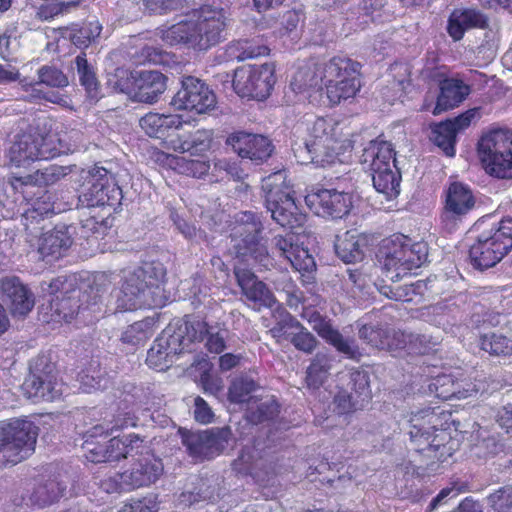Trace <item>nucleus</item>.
<instances>
[{
  "label": "nucleus",
  "mask_w": 512,
  "mask_h": 512,
  "mask_svg": "<svg viewBox=\"0 0 512 512\" xmlns=\"http://www.w3.org/2000/svg\"><path fill=\"white\" fill-rule=\"evenodd\" d=\"M62 383L58 381L53 365L46 364L44 370L32 372L24 381L22 389L27 398L34 401H53L62 395Z\"/></svg>",
  "instance_id": "nucleus-22"
},
{
  "label": "nucleus",
  "mask_w": 512,
  "mask_h": 512,
  "mask_svg": "<svg viewBox=\"0 0 512 512\" xmlns=\"http://www.w3.org/2000/svg\"><path fill=\"white\" fill-rule=\"evenodd\" d=\"M475 205L474 196L470 188L462 183H452L446 195L447 211L455 215H464L468 213Z\"/></svg>",
  "instance_id": "nucleus-40"
},
{
  "label": "nucleus",
  "mask_w": 512,
  "mask_h": 512,
  "mask_svg": "<svg viewBox=\"0 0 512 512\" xmlns=\"http://www.w3.org/2000/svg\"><path fill=\"white\" fill-rule=\"evenodd\" d=\"M38 427L27 419L0 423V467L15 465L35 450Z\"/></svg>",
  "instance_id": "nucleus-9"
},
{
  "label": "nucleus",
  "mask_w": 512,
  "mask_h": 512,
  "mask_svg": "<svg viewBox=\"0 0 512 512\" xmlns=\"http://www.w3.org/2000/svg\"><path fill=\"white\" fill-rule=\"evenodd\" d=\"M255 386L254 381L249 379L234 380L229 388L230 401L239 404L246 403L248 407L255 400V397L251 395Z\"/></svg>",
  "instance_id": "nucleus-54"
},
{
  "label": "nucleus",
  "mask_w": 512,
  "mask_h": 512,
  "mask_svg": "<svg viewBox=\"0 0 512 512\" xmlns=\"http://www.w3.org/2000/svg\"><path fill=\"white\" fill-rule=\"evenodd\" d=\"M78 306L71 305L70 299H62V300H53L51 302V309L54 311L52 314L51 320L55 322H60L61 320L65 322H70L75 314L77 313Z\"/></svg>",
  "instance_id": "nucleus-62"
},
{
  "label": "nucleus",
  "mask_w": 512,
  "mask_h": 512,
  "mask_svg": "<svg viewBox=\"0 0 512 512\" xmlns=\"http://www.w3.org/2000/svg\"><path fill=\"white\" fill-rule=\"evenodd\" d=\"M481 349L494 356H509L512 354V339L503 334H484L481 337Z\"/></svg>",
  "instance_id": "nucleus-49"
},
{
  "label": "nucleus",
  "mask_w": 512,
  "mask_h": 512,
  "mask_svg": "<svg viewBox=\"0 0 512 512\" xmlns=\"http://www.w3.org/2000/svg\"><path fill=\"white\" fill-rule=\"evenodd\" d=\"M67 174V168L57 165H49L43 169L37 170L34 174L26 176L23 181L25 184L37 186L52 185Z\"/></svg>",
  "instance_id": "nucleus-50"
},
{
  "label": "nucleus",
  "mask_w": 512,
  "mask_h": 512,
  "mask_svg": "<svg viewBox=\"0 0 512 512\" xmlns=\"http://www.w3.org/2000/svg\"><path fill=\"white\" fill-rule=\"evenodd\" d=\"M490 219H480L474 225L479 234L470 247L469 256L472 265L479 270L495 266L512 248V218L497 223H490Z\"/></svg>",
  "instance_id": "nucleus-4"
},
{
  "label": "nucleus",
  "mask_w": 512,
  "mask_h": 512,
  "mask_svg": "<svg viewBox=\"0 0 512 512\" xmlns=\"http://www.w3.org/2000/svg\"><path fill=\"white\" fill-rule=\"evenodd\" d=\"M171 104L179 110L203 114L215 108L216 97L205 83L188 76L182 80V87L173 97Z\"/></svg>",
  "instance_id": "nucleus-17"
},
{
  "label": "nucleus",
  "mask_w": 512,
  "mask_h": 512,
  "mask_svg": "<svg viewBox=\"0 0 512 512\" xmlns=\"http://www.w3.org/2000/svg\"><path fill=\"white\" fill-rule=\"evenodd\" d=\"M118 512H158V505L154 498L145 497L125 504Z\"/></svg>",
  "instance_id": "nucleus-64"
},
{
  "label": "nucleus",
  "mask_w": 512,
  "mask_h": 512,
  "mask_svg": "<svg viewBox=\"0 0 512 512\" xmlns=\"http://www.w3.org/2000/svg\"><path fill=\"white\" fill-rule=\"evenodd\" d=\"M486 18L474 9L455 10L448 21V33L455 40L462 39L465 31L474 27H484Z\"/></svg>",
  "instance_id": "nucleus-36"
},
{
  "label": "nucleus",
  "mask_w": 512,
  "mask_h": 512,
  "mask_svg": "<svg viewBox=\"0 0 512 512\" xmlns=\"http://www.w3.org/2000/svg\"><path fill=\"white\" fill-rule=\"evenodd\" d=\"M438 343V338L410 333L409 353L425 354Z\"/></svg>",
  "instance_id": "nucleus-63"
},
{
  "label": "nucleus",
  "mask_w": 512,
  "mask_h": 512,
  "mask_svg": "<svg viewBox=\"0 0 512 512\" xmlns=\"http://www.w3.org/2000/svg\"><path fill=\"white\" fill-rule=\"evenodd\" d=\"M75 67L80 84L85 88L88 97L97 101L100 98L99 83L94 67L88 63L85 54L78 55L75 58Z\"/></svg>",
  "instance_id": "nucleus-44"
},
{
  "label": "nucleus",
  "mask_w": 512,
  "mask_h": 512,
  "mask_svg": "<svg viewBox=\"0 0 512 512\" xmlns=\"http://www.w3.org/2000/svg\"><path fill=\"white\" fill-rule=\"evenodd\" d=\"M178 169L181 173L195 178L205 176L210 170V163L203 160H187L184 157L177 159Z\"/></svg>",
  "instance_id": "nucleus-61"
},
{
  "label": "nucleus",
  "mask_w": 512,
  "mask_h": 512,
  "mask_svg": "<svg viewBox=\"0 0 512 512\" xmlns=\"http://www.w3.org/2000/svg\"><path fill=\"white\" fill-rule=\"evenodd\" d=\"M320 64H305L295 71L290 81V88L295 93H303L309 89H322V73H319Z\"/></svg>",
  "instance_id": "nucleus-42"
},
{
  "label": "nucleus",
  "mask_w": 512,
  "mask_h": 512,
  "mask_svg": "<svg viewBox=\"0 0 512 512\" xmlns=\"http://www.w3.org/2000/svg\"><path fill=\"white\" fill-rule=\"evenodd\" d=\"M305 203L317 216L341 219L352 208V195L335 189H321L308 193Z\"/></svg>",
  "instance_id": "nucleus-19"
},
{
  "label": "nucleus",
  "mask_w": 512,
  "mask_h": 512,
  "mask_svg": "<svg viewBox=\"0 0 512 512\" xmlns=\"http://www.w3.org/2000/svg\"><path fill=\"white\" fill-rule=\"evenodd\" d=\"M213 140L212 130H197L195 133L190 135L188 139H182L177 137L171 139L169 147L175 152L186 153L189 152L191 155L201 154L208 151L211 148Z\"/></svg>",
  "instance_id": "nucleus-39"
},
{
  "label": "nucleus",
  "mask_w": 512,
  "mask_h": 512,
  "mask_svg": "<svg viewBox=\"0 0 512 512\" xmlns=\"http://www.w3.org/2000/svg\"><path fill=\"white\" fill-rule=\"evenodd\" d=\"M156 319L147 317L141 321L134 322L122 333L121 340L125 344L137 346L145 343L156 331Z\"/></svg>",
  "instance_id": "nucleus-43"
},
{
  "label": "nucleus",
  "mask_w": 512,
  "mask_h": 512,
  "mask_svg": "<svg viewBox=\"0 0 512 512\" xmlns=\"http://www.w3.org/2000/svg\"><path fill=\"white\" fill-rule=\"evenodd\" d=\"M114 90L127 94L132 100L154 103L166 90L165 77L158 71H140L129 74L118 68L108 80Z\"/></svg>",
  "instance_id": "nucleus-11"
},
{
  "label": "nucleus",
  "mask_w": 512,
  "mask_h": 512,
  "mask_svg": "<svg viewBox=\"0 0 512 512\" xmlns=\"http://www.w3.org/2000/svg\"><path fill=\"white\" fill-rule=\"evenodd\" d=\"M477 151L487 174L499 179L512 178V131H488L479 139Z\"/></svg>",
  "instance_id": "nucleus-10"
},
{
  "label": "nucleus",
  "mask_w": 512,
  "mask_h": 512,
  "mask_svg": "<svg viewBox=\"0 0 512 512\" xmlns=\"http://www.w3.org/2000/svg\"><path fill=\"white\" fill-rule=\"evenodd\" d=\"M340 66H332L329 73L344 72L345 79L330 80V85L326 91L327 97L331 104H338L341 100L352 98L360 90V68L358 62H341Z\"/></svg>",
  "instance_id": "nucleus-24"
},
{
  "label": "nucleus",
  "mask_w": 512,
  "mask_h": 512,
  "mask_svg": "<svg viewBox=\"0 0 512 512\" xmlns=\"http://www.w3.org/2000/svg\"><path fill=\"white\" fill-rule=\"evenodd\" d=\"M269 49L265 45H260L250 40L238 41L229 47V54L233 58L244 61L267 55Z\"/></svg>",
  "instance_id": "nucleus-52"
},
{
  "label": "nucleus",
  "mask_w": 512,
  "mask_h": 512,
  "mask_svg": "<svg viewBox=\"0 0 512 512\" xmlns=\"http://www.w3.org/2000/svg\"><path fill=\"white\" fill-rule=\"evenodd\" d=\"M78 381L83 392L90 393L93 390L105 389L108 387L109 379L106 377L105 371L102 370L97 362L90 365L79 372Z\"/></svg>",
  "instance_id": "nucleus-45"
},
{
  "label": "nucleus",
  "mask_w": 512,
  "mask_h": 512,
  "mask_svg": "<svg viewBox=\"0 0 512 512\" xmlns=\"http://www.w3.org/2000/svg\"><path fill=\"white\" fill-rule=\"evenodd\" d=\"M395 162V151L392 144L381 139L370 141L361 155V164L370 173L394 167Z\"/></svg>",
  "instance_id": "nucleus-33"
},
{
  "label": "nucleus",
  "mask_w": 512,
  "mask_h": 512,
  "mask_svg": "<svg viewBox=\"0 0 512 512\" xmlns=\"http://www.w3.org/2000/svg\"><path fill=\"white\" fill-rule=\"evenodd\" d=\"M109 435V428L104 424H96L83 435L82 448L88 461L94 463L114 462L128 457L143 454L146 449L144 440L138 435L129 434L113 437L104 441Z\"/></svg>",
  "instance_id": "nucleus-5"
},
{
  "label": "nucleus",
  "mask_w": 512,
  "mask_h": 512,
  "mask_svg": "<svg viewBox=\"0 0 512 512\" xmlns=\"http://www.w3.org/2000/svg\"><path fill=\"white\" fill-rule=\"evenodd\" d=\"M370 174L375 190L382 194L386 200L394 199L399 195L401 176L396 165Z\"/></svg>",
  "instance_id": "nucleus-41"
},
{
  "label": "nucleus",
  "mask_w": 512,
  "mask_h": 512,
  "mask_svg": "<svg viewBox=\"0 0 512 512\" xmlns=\"http://www.w3.org/2000/svg\"><path fill=\"white\" fill-rule=\"evenodd\" d=\"M234 274L237 279V283L241 287L242 293L247 300L253 302L258 308L274 307L276 304L274 295L264 282L257 279L250 269L235 265Z\"/></svg>",
  "instance_id": "nucleus-29"
},
{
  "label": "nucleus",
  "mask_w": 512,
  "mask_h": 512,
  "mask_svg": "<svg viewBox=\"0 0 512 512\" xmlns=\"http://www.w3.org/2000/svg\"><path fill=\"white\" fill-rule=\"evenodd\" d=\"M74 228L71 226H56L53 230L44 232L36 244L37 251L43 260L48 262L62 257L73 243Z\"/></svg>",
  "instance_id": "nucleus-26"
},
{
  "label": "nucleus",
  "mask_w": 512,
  "mask_h": 512,
  "mask_svg": "<svg viewBox=\"0 0 512 512\" xmlns=\"http://www.w3.org/2000/svg\"><path fill=\"white\" fill-rule=\"evenodd\" d=\"M348 134H343L342 128L332 119L317 118L309 130V147H314L320 152H331L336 154L342 152L341 145L345 140L351 142V150L353 149V141L349 139Z\"/></svg>",
  "instance_id": "nucleus-21"
},
{
  "label": "nucleus",
  "mask_w": 512,
  "mask_h": 512,
  "mask_svg": "<svg viewBox=\"0 0 512 512\" xmlns=\"http://www.w3.org/2000/svg\"><path fill=\"white\" fill-rule=\"evenodd\" d=\"M66 484L57 478L38 481L27 498V504L39 508L48 506L64 495Z\"/></svg>",
  "instance_id": "nucleus-35"
},
{
  "label": "nucleus",
  "mask_w": 512,
  "mask_h": 512,
  "mask_svg": "<svg viewBox=\"0 0 512 512\" xmlns=\"http://www.w3.org/2000/svg\"><path fill=\"white\" fill-rule=\"evenodd\" d=\"M188 350L182 326L177 331L167 327L154 341L147 353V364L159 371L165 370L172 363V358Z\"/></svg>",
  "instance_id": "nucleus-18"
},
{
  "label": "nucleus",
  "mask_w": 512,
  "mask_h": 512,
  "mask_svg": "<svg viewBox=\"0 0 512 512\" xmlns=\"http://www.w3.org/2000/svg\"><path fill=\"white\" fill-rule=\"evenodd\" d=\"M182 443L196 460L210 459L218 455L228 443L229 427L212 428L199 432H182Z\"/></svg>",
  "instance_id": "nucleus-15"
},
{
  "label": "nucleus",
  "mask_w": 512,
  "mask_h": 512,
  "mask_svg": "<svg viewBox=\"0 0 512 512\" xmlns=\"http://www.w3.org/2000/svg\"><path fill=\"white\" fill-rule=\"evenodd\" d=\"M457 132L453 124L444 121L436 124L432 128L431 139L432 141L445 153L448 157L455 155V143Z\"/></svg>",
  "instance_id": "nucleus-46"
},
{
  "label": "nucleus",
  "mask_w": 512,
  "mask_h": 512,
  "mask_svg": "<svg viewBox=\"0 0 512 512\" xmlns=\"http://www.w3.org/2000/svg\"><path fill=\"white\" fill-rule=\"evenodd\" d=\"M182 326L184 337L190 351V344L206 339L205 346L209 352L220 354L225 349V339L228 332L218 326H209L205 321H186Z\"/></svg>",
  "instance_id": "nucleus-25"
},
{
  "label": "nucleus",
  "mask_w": 512,
  "mask_h": 512,
  "mask_svg": "<svg viewBox=\"0 0 512 512\" xmlns=\"http://www.w3.org/2000/svg\"><path fill=\"white\" fill-rule=\"evenodd\" d=\"M487 512H512V485H505L490 493Z\"/></svg>",
  "instance_id": "nucleus-53"
},
{
  "label": "nucleus",
  "mask_w": 512,
  "mask_h": 512,
  "mask_svg": "<svg viewBox=\"0 0 512 512\" xmlns=\"http://www.w3.org/2000/svg\"><path fill=\"white\" fill-rule=\"evenodd\" d=\"M469 92V86L460 80H444L440 85V94L432 113L438 115L458 106L468 96Z\"/></svg>",
  "instance_id": "nucleus-34"
},
{
  "label": "nucleus",
  "mask_w": 512,
  "mask_h": 512,
  "mask_svg": "<svg viewBox=\"0 0 512 512\" xmlns=\"http://www.w3.org/2000/svg\"><path fill=\"white\" fill-rule=\"evenodd\" d=\"M226 143L241 158H248L257 163L265 161L272 153V144L263 135L238 131L229 135Z\"/></svg>",
  "instance_id": "nucleus-23"
},
{
  "label": "nucleus",
  "mask_w": 512,
  "mask_h": 512,
  "mask_svg": "<svg viewBox=\"0 0 512 512\" xmlns=\"http://www.w3.org/2000/svg\"><path fill=\"white\" fill-rule=\"evenodd\" d=\"M309 141L306 140L304 145H298L293 148L294 155L300 164L313 163L317 166L333 165L335 163H347L351 159V142L345 140L340 149L342 152L333 154L331 152H320L309 147Z\"/></svg>",
  "instance_id": "nucleus-31"
},
{
  "label": "nucleus",
  "mask_w": 512,
  "mask_h": 512,
  "mask_svg": "<svg viewBox=\"0 0 512 512\" xmlns=\"http://www.w3.org/2000/svg\"><path fill=\"white\" fill-rule=\"evenodd\" d=\"M233 470L249 475L259 485L266 486L273 477V470L255 447H245L233 462Z\"/></svg>",
  "instance_id": "nucleus-30"
},
{
  "label": "nucleus",
  "mask_w": 512,
  "mask_h": 512,
  "mask_svg": "<svg viewBox=\"0 0 512 512\" xmlns=\"http://www.w3.org/2000/svg\"><path fill=\"white\" fill-rule=\"evenodd\" d=\"M428 390L429 394L447 401L471 397L479 391L484 392L485 388L480 380L477 383H472L463 377V372L460 369H455L450 373H442L434 377L428 384Z\"/></svg>",
  "instance_id": "nucleus-16"
},
{
  "label": "nucleus",
  "mask_w": 512,
  "mask_h": 512,
  "mask_svg": "<svg viewBox=\"0 0 512 512\" xmlns=\"http://www.w3.org/2000/svg\"><path fill=\"white\" fill-rule=\"evenodd\" d=\"M183 120L179 115L148 113L140 119V126L150 137L162 138L171 129H179Z\"/></svg>",
  "instance_id": "nucleus-38"
},
{
  "label": "nucleus",
  "mask_w": 512,
  "mask_h": 512,
  "mask_svg": "<svg viewBox=\"0 0 512 512\" xmlns=\"http://www.w3.org/2000/svg\"><path fill=\"white\" fill-rule=\"evenodd\" d=\"M242 222L233 229L231 243L237 258L250 264L253 262L261 268L269 269L273 266V258L268 253L267 247L260 242V223L254 220L252 213H243Z\"/></svg>",
  "instance_id": "nucleus-12"
},
{
  "label": "nucleus",
  "mask_w": 512,
  "mask_h": 512,
  "mask_svg": "<svg viewBox=\"0 0 512 512\" xmlns=\"http://www.w3.org/2000/svg\"><path fill=\"white\" fill-rule=\"evenodd\" d=\"M275 248L280 256L289 261L292 268L298 272H310L315 268V261L308 250L294 242V235L276 236L274 238Z\"/></svg>",
  "instance_id": "nucleus-32"
},
{
  "label": "nucleus",
  "mask_w": 512,
  "mask_h": 512,
  "mask_svg": "<svg viewBox=\"0 0 512 512\" xmlns=\"http://www.w3.org/2000/svg\"><path fill=\"white\" fill-rule=\"evenodd\" d=\"M291 328L293 330L289 333V341L294 345V347L300 351L305 353H312L315 349L317 340L315 337L307 331L297 320L290 319Z\"/></svg>",
  "instance_id": "nucleus-51"
},
{
  "label": "nucleus",
  "mask_w": 512,
  "mask_h": 512,
  "mask_svg": "<svg viewBox=\"0 0 512 512\" xmlns=\"http://www.w3.org/2000/svg\"><path fill=\"white\" fill-rule=\"evenodd\" d=\"M122 199V191L114 182L109 172L102 167L95 168L87 181V187L84 188L78 200L82 206L98 207L108 206L116 207Z\"/></svg>",
  "instance_id": "nucleus-14"
},
{
  "label": "nucleus",
  "mask_w": 512,
  "mask_h": 512,
  "mask_svg": "<svg viewBox=\"0 0 512 512\" xmlns=\"http://www.w3.org/2000/svg\"><path fill=\"white\" fill-rule=\"evenodd\" d=\"M427 256L425 243H411L404 235L384 240L378 254L386 276L392 281H398L418 269L427 260Z\"/></svg>",
  "instance_id": "nucleus-7"
},
{
  "label": "nucleus",
  "mask_w": 512,
  "mask_h": 512,
  "mask_svg": "<svg viewBox=\"0 0 512 512\" xmlns=\"http://www.w3.org/2000/svg\"><path fill=\"white\" fill-rule=\"evenodd\" d=\"M284 170L276 171L262 180V190L267 211L280 226L295 231L304 226L307 216L295 202L292 189L287 184Z\"/></svg>",
  "instance_id": "nucleus-6"
},
{
  "label": "nucleus",
  "mask_w": 512,
  "mask_h": 512,
  "mask_svg": "<svg viewBox=\"0 0 512 512\" xmlns=\"http://www.w3.org/2000/svg\"><path fill=\"white\" fill-rule=\"evenodd\" d=\"M343 62H355L354 60L348 58V57H344V56H336V57H333L331 58L329 61L325 62V63H321L319 65V68H318V71L319 73H322V85L323 87L326 88V91L328 90V86L330 85V80H338V79H345L346 78V73L340 71L339 73L338 72H334V73H329V71L332 70V66H340L339 64Z\"/></svg>",
  "instance_id": "nucleus-58"
},
{
  "label": "nucleus",
  "mask_w": 512,
  "mask_h": 512,
  "mask_svg": "<svg viewBox=\"0 0 512 512\" xmlns=\"http://www.w3.org/2000/svg\"><path fill=\"white\" fill-rule=\"evenodd\" d=\"M0 298L14 315H26L34 306L32 293L16 276L0 279Z\"/></svg>",
  "instance_id": "nucleus-27"
},
{
  "label": "nucleus",
  "mask_w": 512,
  "mask_h": 512,
  "mask_svg": "<svg viewBox=\"0 0 512 512\" xmlns=\"http://www.w3.org/2000/svg\"><path fill=\"white\" fill-rule=\"evenodd\" d=\"M69 150L66 139L55 138L46 127H31L19 135L9 149L10 162L17 167H26L32 162L49 160Z\"/></svg>",
  "instance_id": "nucleus-8"
},
{
  "label": "nucleus",
  "mask_w": 512,
  "mask_h": 512,
  "mask_svg": "<svg viewBox=\"0 0 512 512\" xmlns=\"http://www.w3.org/2000/svg\"><path fill=\"white\" fill-rule=\"evenodd\" d=\"M330 368V358L326 354L317 353L307 369V386L318 389L327 379Z\"/></svg>",
  "instance_id": "nucleus-47"
},
{
  "label": "nucleus",
  "mask_w": 512,
  "mask_h": 512,
  "mask_svg": "<svg viewBox=\"0 0 512 512\" xmlns=\"http://www.w3.org/2000/svg\"><path fill=\"white\" fill-rule=\"evenodd\" d=\"M275 67L271 63L246 65L234 72L233 88L242 98L265 100L275 85Z\"/></svg>",
  "instance_id": "nucleus-13"
},
{
  "label": "nucleus",
  "mask_w": 512,
  "mask_h": 512,
  "mask_svg": "<svg viewBox=\"0 0 512 512\" xmlns=\"http://www.w3.org/2000/svg\"><path fill=\"white\" fill-rule=\"evenodd\" d=\"M279 412V406L273 398H266L258 402L255 399L247 407V417L252 423H261L274 418Z\"/></svg>",
  "instance_id": "nucleus-48"
},
{
  "label": "nucleus",
  "mask_w": 512,
  "mask_h": 512,
  "mask_svg": "<svg viewBox=\"0 0 512 512\" xmlns=\"http://www.w3.org/2000/svg\"><path fill=\"white\" fill-rule=\"evenodd\" d=\"M389 331L374 325L363 324L359 329V336L372 347L384 350L388 345Z\"/></svg>",
  "instance_id": "nucleus-55"
},
{
  "label": "nucleus",
  "mask_w": 512,
  "mask_h": 512,
  "mask_svg": "<svg viewBox=\"0 0 512 512\" xmlns=\"http://www.w3.org/2000/svg\"><path fill=\"white\" fill-rule=\"evenodd\" d=\"M451 414L440 407L412 412L407 421L413 449L427 458L444 462L456 450L457 443L447 431Z\"/></svg>",
  "instance_id": "nucleus-2"
},
{
  "label": "nucleus",
  "mask_w": 512,
  "mask_h": 512,
  "mask_svg": "<svg viewBox=\"0 0 512 512\" xmlns=\"http://www.w3.org/2000/svg\"><path fill=\"white\" fill-rule=\"evenodd\" d=\"M127 408L121 409L112 420H105L101 423L109 428V435L120 429L136 426L135 409L133 407L127 410Z\"/></svg>",
  "instance_id": "nucleus-57"
},
{
  "label": "nucleus",
  "mask_w": 512,
  "mask_h": 512,
  "mask_svg": "<svg viewBox=\"0 0 512 512\" xmlns=\"http://www.w3.org/2000/svg\"><path fill=\"white\" fill-rule=\"evenodd\" d=\"M165 269L161 263L145 262L126 272L116 295V311H131L142 307H161L168 300L163 288Z\"/></svg>",
  "instance_id": "nucleus-3"
},
{
  "label": "nucleus",
  "mask_w": 512,
  "mask_h": 512,
  "mask_svg": "<svg viewBox=\"0 0 512 512\" xmlns=\"http://www.w3.org/2000/svg\"><path fill=\"white\" fill-rule=\"evenodd\" d=\"M38 76L40 83L47 86L63 88L69 84L67 76L55 67H42L38 71Z\"/></svg>",
  "instance_id": "nucleus-60"
},
{
  "label": "nucleus",
  "mask_w": 512,
  "mask_h": 512,
  "mask_svg": "<svg viewBox=\"0 0 512 512\" xmlns=\"http://www.w3.org/2000/svg\"><path fill=\"white\" fill-rule=\"evenodd\" d=\"M364 244L365 238L356 230L346 231L336 237L335 251L343 262L354 263L363 258Z\"/></svg>",
  "instance_id": "nucleus-37"
},
{
  "label": "nucleus",
  "mask_w": 512,
  "mask_h": 512,
  "mask_svg": "<svg viewBox=\"0 0 512 512\" xmlns=\"http://www.w3.org/2000/svg\"><path fill=\"white\" fill-rule=\"evenodd\" d=\"M302 318L307 320L312 329L315 330L326 342L333 345L340 353L351 358L355 356L357 353V347L355 346L354 341L344 338L339 331L333 329L318 311L311 307H306L303 309Z\"/></svg>",
  "instance_id": "nucleus-28"
},
{
  "label": "nucleus",
  "mask_w": 512,
  "mask_h": 512,
  "mask_svg": "<svg viewBox=\"0 0 512 512\" xmlns=\"http://www.w3.org/2000/svg\"><path fill=\"white\" fill-rule=\"evenodd\" d=\"M137 456L131 467L121 474V480L130 491L155 483L163 473L162 461L150 453L147 446L143 454Z\"/></svg>",
  "instance_id": "nucleus-20"
},
{
  "label": "nucleus",
  "mask_w": 512,
  "mask_h": 512,
  "mask_svg": "<svg viewBox=\"0 0 512 512\" xmlns=\"http://www.w3.org/2000/svg\"><path fill=\"white\" fill-rule=\"evenodd\" d=\"M102 26L98 20L89 21L73 35V41L79 46H88L92 41L99 37Z\"/></svg>",
  "instance_id": "nucleus-59"
},
{
  "label": "nucleus",
  "mask_w": 512,
  "mask_h": 512,
  "mask_svg": "<svg viewBox=\"0 0 512 512\" xmlns=\"http://www.w3.org/2000/svg\"><path fill=\"white\" fill-rule=\"evenodd\" d=\"M226 21L222 7L204 4L181 21L158 29V35L169 46L207 51L225 39Z\"/></svg>",
  "instance_id": "nucleus-1"
},
{
  "label": "nucleus",
  "mask_w": 512,
  "mask_h": 512,
  "mask_svg": "<svg viewBox=\"0 0 512 512\" xmlns=\"http://www.w3.org/2000/svg\"><path fill=\"white\" fill-rule=\"evenodd\" d=\"M422 286L423 284L421 282L397 287L385 286L382 288L381 293L396 301L412 302L414 300V296L421 293L420 289Z\"/></svg>",
  "instance_id": "nucleus-56"
}]
</instances>
